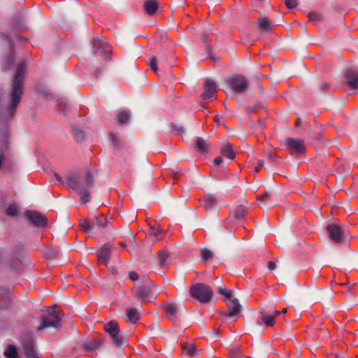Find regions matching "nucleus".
<instances>
[{
    "mask_svg": "<svg viewBox=\"0 0 358 358\" xmlns=\"http://www.w3.org/2000/svg\"><path fill=\"white\" fill-rule=\"evenodd\" d=\"M66 185L80 194L82 203H86L90 201V189L93 187L94 180L90 171L84 173L71 172L66 176Z\"/></svg>",
    "mask_w": 358,
    "mask_h": 358,
    "instance_id": "nucleus-1",
    "label": "nucleus"
},
{
    "mask_svg": "<svg viewBox=\"0 0 358 358\" xmlns=\"http://www.w3.org/2000/svg\"><path fill=\"white\" fill-rule=\"evenodd\" d=\"M62 315L55 310L53 306L48 308L47 314L41 317V324L37 327L38 331H41L45 328H57L60 325Z\"/></svg>",
    "mask_w": 358,
    "mask_h": 358,
    "instance_id": "nucleus-2",
    "label": "nucleus"
},
{
    "mask_svg": "<svg viewBox=\"0 0 358 358\" xmlns=\"http://www.w3.org/2000/svg\"><path fill=\"white\" fill-rule=\"evenodd\" d=\"M190 295L202 303H206L210 301L213 292L210 287L203 283L194 284L189 289Z\"/></svg>",
    "mask_w": 358,
    "mask_h": 358,
    "instance_id": "nucleus-3",
    "label": "nucleus"
},
{
    "mask_svg": "<svg viewBox=\"0 0 358 358\" xmlns=\"http://www.w3.org/2000/svg\"><path fill=\"white\" fill-rule=\"evenodd\" d=\"M105 331L110 336L113 345L116 347H121L125 343V338L120 334L118 324L115 320H111L104 324Z\"/></svg>",
    "mask_w": 358,
    "mask_h": 358,
    "instance_id": "nucleus-4",
    "label": "nucleus"
},
{
    "mask_svg": "<svg viewBox=\"0 0 358 358\" xmlns=\"http://www.w3.org/2000/svg\"><path fill=\"white\" fill-rule=\"evenodd\" d=\"M92 45L94 54L99 55L105 59L110 56L112 50L105 38L94 37Z\"/></svg>",
    "mask_w": 358,
    "mask_h": 358,
    "instance_id": "nucleus-5",
    "label": "nucleus"
},
{
    "mask_svg": "<svg viewBox=\"0 0 358 358\" xmlns=\"http://www.w3.org/2000/svg\"><path fill=\"white\" fill-rule=\"evenodd\" d=\"M227 83L231 88L238 94L244 93L249 87V82L242 75H234L227 79Z\"/></svg>",
    "mask_w": 358,
    "mask_h": 358,
    "instance_id": "nucleus-6",
    "label": "nucleus"
},
{
    "mask_svg": "<svg viewBox=\"0 0 358 358\" xmlns=\"http://www.w3.org/2000/svg\"><path fill=\"white\" fill-rule=\"evenodd\" d=\"M24 215L28 221L35 227H44L47 225V218L38 211L26 210Z\"/></svg>",
    "mask_w": 358,
    "mask_h": 358,
    "instance_id": "nucleus-7",
    "label": "nucleus"
},
{
    "mask_svg": "<svg viewBox=\"0 0 358 358\" xmlns=\"http://www.w3.org/2000/svg\"><path fill=\"white\" fill-rule=\"evenodd\" d=\"M330 239L336 243H340L343 241V228L337 224H330L327 227Z\"/></svg>",
    "mask_w": 358,
    "mask_h": 358,
    "instance_id": "nucleus-8",
    "label": "nucleus"
},
{
    "mask_svg": "<svg viewBox=\"0 0 358 358\" xmlns=\"http://www.w3.org/2000/svg\"><path fill=\"white\" fill-rule=\"evenodd\" d=\"M286 144L290 152L296 155H301L305 151L304 142L299 138H288Z\"/></svg>",
    "mask_w": 358,
    "mask_h": 358,
    "instance_id": "nucleus-9",
    "label": "nucleus"
},
{
    "mask_svg": "<svg viewBox=\"0 0 358 358\" xmlns=\"http://www.w3.org/2000/svg\"><path fill=\"white\" fill-rule=\"evenodd\" d=\"M22 345L27 358H38L36 351L33 338L31 336L22 338Z\"/></svg>",
    "mask_w": 358,
    "mask_h": 358,
    "instance_id": "nucleus-10",
    "label": "nucleus"
},
{
    "mask_svg": "<svg viewBox=\"0 0 358 358\" xmlns=\"http://www.w3.org/2000/svg\"><path fill=\"white\" fill-rule=\"evenodd\" d=\"M203 92L201 98L203 101H210L213 96L217 92V86L214 81L206 79L203 84Z\"/></svg>",
    "mask_w": 358,
    "mask_h": 358,
    "instance_id": "nucleus-11",
    "label": "nucleus"
},
{
    "mask_svg": "<svg viewBox=\"0 0 358 358\" xmlns=\"http://www.w3.org/2000/svg\"><path fill=\"white\" fill-rule=\"evenodd\" d=\"M227 304L229 310L227 311L222 312V315L227 317H234L240 314L241 306L237 299H231L227 301Z\"/></svg>",
    "mask_w": 358,
    "mask_h": 358,
    "instance_id": "nucleus-12",
    "label": "nucleus"
},
{
    "mask_svg": "<svg viewBox=\"0 0 358 358\" xmlns=\"http://www.w3.org/2000/svg\"><path fill=\"white\" fill-rule=\"evenodd\" d=\"M132 293L138 300L144 301L150 296L151 288L146 285H136L132 289Z\"/></svg>",
    "mask_w": 358,
    "mask_h": 358,
    "instance_id": "nucleus-13",
    "label": "nucleus"
},
{
    "mask_svg": "<svg viewBox=\"0 0 358 358\" xmlns=\"http://www.w3.org/2000/svg\"><path fill=\"white\" fill-rule=\"evenodd\" d=\"M345 85L352 90H358V71L348 69L345 73Z\"/></svg>",
    "mask_w": 358,
    "mask_h": 358,
    "instance_id": "nucleus-14",
    "label": "nucleus"
},
{
    "mask_svg": "<svg viewBox=\"0 0 358 358\" xmlns=\"http://www.w3.org/2000/svg\"><path fill=\"white\" fill-rule=\"evenodd\" d=\"M111 250L112 246L110 244L104 245L97 253L98 261L107 264L110 259Z\"/></svg>",
    "mask_w": 358,
    "mask_h": 358,
    "instance_id": "nucleus-15",
    "label": "nucleus"
},
{
    "mask_svg": "<svg viewBox=\"0 0 358 358\" xmlns=\"http://www.w3.org/2000/svg\"><path fill=\"white\" fill-rule=\"evenodd\" d=\"M11 303V293L8 289L0 287V309L8 308Z\"/></svg>",
    "mask_w": 358,
    "mask_h": 358,
    "instance_id": "nucleus-16",
    "label": "nucleus"
},
{
    "mask_svg": "<svg viewBox=\"0 0 358 358\" xmlns=\"http://www.w3.org/2000/svg\"><path fill=\"white\" fill-rule=\"evenodd\" d=\"M7 41V43L10 50V54L6 59V64L3 67L4 70L8 69L13 64L14 62V50H13V43L10 38V37L7 35H3Z\"/></svg>",
    "mask_w": 358,
    "mask_h": 358,
    "instance_id": "nucleus-17",
    "label": "nucleus"
},
{
    "mask_svg": "<svg viewBox=\"0 0 358 358\" xmlns=\"http://www.w3.org/2000/svg\"><path fill=\"white\" fill-rule=\"evenodd\" d=\"M274 320L275 316L272 314H268L266 312H261L257 320V323L259 325H262V323H264L266 327H271L273 326Z\"/></svg>",
    "mask_w": 358,
    "mask_h": 358,
    "instance_id": "nucleus-18",
    "label": "nucleus"
},
{
    "mask_svg": "<svg viewBox=\"0 0 358 358\" xmlns=\"http://www.w3.org/2000/svg\"><path fill=\"white\" fill-rule=\"evenodd\" d=\"M158 9V3L156 0H145L143 3L144 11L150 16L155 15Z\"/></svg>",
    "mask_w": 358,
    "mask_h": 358,
    "instance_id": "nucleus-19",
    "label": "nucleus"
},
{
    "mask_svg": "<svg viewBox=\"0 0 358 358\" xmlns=\"http://www.w3.org/2000/svg\"><path fill=\"white\" fill-rule=\"evenodd\" d=\"M257 25L262 32H269L272 28V23L265 16L260 17L258 19Z\"/></svg>",
    "mask_w": 358,
    "mask_h": 358,
    "instance_id": "nucleus-20",
    "label": "nucleus"
},
{
    "mask_svg": "<svg viewBox=\"0 0 358 358\" xmlns=\"http://www.w3.org/2000/svg\"><path fill=\"white\" fill-rule=\"evenodd\" d=\"M201 205L203 206L206 210H210L217 203L215 196L210 194H207L204 196L203 199L201 201Z\"/></svg>",
    "mask_w": 358,
    "mask_h": 358,
    "instance_id": "nucleus-21",
    "label": "nucleus"
},
{
    "mask_svg": "<svg viewBox=\"0 0 358 358\" xmlns=\"http://www.w3.org/2000/svg\"><path fill=\"white\" fill-rule=\"evenodd\" d=\"M93 228L103 229L107 226L108 219L103 215L95 216L92 220Z\"/></svg>",
    "mask_w": 358,
    "mask_h": 358,
    "instance_id": "nucleus-22",
    "label": "nucleus"
},
{
    "mask_svg": "<svg viewBox=\"0 0 358 358\" xmlns=\"http://www.w3.org/2000/svg\"><path fill=\"white\" fill-rule=\"evenodd\" d=\"M157 263L161 267H166L169 264V254L164 250H160L157 253Z\"/></svg>",
    "mask_w": 358,
    "mask_h": 358,
    "instance_id": "nucleus-23",
    "label": "nucleus"
},
{
    "mask_svg": "<svg viewBox=\"0 0 358 358\" xmlns=\"http://www.w3.org/2000/svg\"><path fill=\"white\" fill-rule=\"evenodd\" d=\"M195 147L198 152L205 153L208 148V142L201 137H197L195 140Z\"/></svg>",
    "mask_w": 358,
    "mask_h": 358,
    "instance_id": "nucleus-24",
    "label": "nucleus"
},
{
    "mask_svg": "<svg viewBox=\"0 0 358 358\" xmlns=\"http://www.w3.org/2000/svg\"><path fill=\"white\" fill-rule=\"evenodd\" d=\"M127 320L136 324L138 322L140 316L139 313L136 308H129L127 310Z\"/></svg>",
    "mask_w": 358,
    "mask_h": 358,
    "instance_id": "nucleus-25",
    "label": "nucleus"
},
{
    "mask_svg": "<svg viewBox=\"0 0 358 358\" xmlns=\"http://www.w3.org/2000/svg\"><path fill=\"white\" fill-rule=\"evenodd\" d=\"M148 236L152 237L154 241H158L163 238L164 236V231L159 228H151L149 229Z\"/></svg>",
    "mask_w": 358,
    "mask_h": 358,
    "instance_id": "nucleus-26",
    "label": "nucleus"
},
{
    "mask_svg": "<svg viewBox=\"0 0 358 358\" xmlns=\"http://www.w3.org/2000/svg\"><path fill=\"white\" fill-rule=\"evenodd\" d=\"M309 21L314 23L315 24H318L319 23L323 22L324 16L319 12L317 11H311L308 15Z\"/></svg>",
    "mask_w": 358,
    "mask_h": 358,
    "instance_id": "nucleus-27",
    "label": "nucleus"
},
{
    "mask_svg": "<svg viewBox=\"0 0 358 358\" xmlns=\"http://www.w3.org/2000/svg\"><path fill=\"white\" fill-rule=\"evenodd\" d=\"M246 206L243 205L238 206L234 210V216L238 220H244L245 217Z\"/></svg>",
    "mask_w": 358,
    "mask_h": 358,
    "instance_id": "nucleus-28",
    "label": "nucleus"
},
{
    "mask_svg": "<svg viewBox=\"0 0 358 358\" xmlns=\"http://www.w3.org/2000/svg\"><path fill=\"white\" fill-rule=\"evenodd\" d=\"M102 343L103 341L101 340L86 341L83 343V348L85 350H94L98 349Z\"/></svg>",
    "mask_w": 358,
    "mask_h": 358,
    "instance_id": "nucleus-29",
    "label": "nucleus"
},
{
    "mask_svg": "<svg viewBox=\"0 0 358 358\" xmlns=\"http://www.w3.org/2000/svg\"><path fill=\"white\" fill-rule=\"evenodd\" d=\"M221 152L224 157H227L230 159H234L235 158L234 151L232 148L231 145L229 143L226 144L222 147V148L221 149Z\"/></svg>",
    "mask_w": 358,
    "mask_h": 358,
    "instance_id": "nucleus-30",
    "label": "nucleus"
},
{
    "mask_svg": "<svg viewBox=\"0 0 358 358\" xmlns=\"http://www.w3.org/2000/svg\"><path fill=\"white\" fill-rule=\"evenodd\" d=\"M164 308L166 312V316L169 319L172 320L177 312V308L175 304L168 303L164 306Z\"/></svg>",
    "mask_w": 358,
    "mask_h": 358,
    "instance_id": "nucleus-31",
    "label": "nucleus"
},
{
    "mask_svg": "<svg viewBox=\"0 0 358 358\" xmlns=\"http://www.w3.org/2000/svg\"><path fill=\"white\" fill-rule=\"evenodd\" d=\"M72 134L77 142L82 143L85 140V134L82 130L76 127H72Z\"/></svg>",
    "mask_w": 358,
    "mask_h": 358,
    "instance_id": "nucleus-32",
    "label": "nucleus"
},
{
    "mask_svg": "<svg viewBox=\"0 0 358 358\" xmlns=\"http://www.w3.org/2000/svg\"><path fill=\"white\" fill-rule=\"evenodd\" d=\"M117 121L120 124H124L127 123L129 118H130V114L129 112L123 110L120 112L117 115Z\"/></svg>",
    "mask_w": 358,
    "mask_h": 358,
    "instance_id": "nucleus-33",
    "label": "nucleus"
},
{
    "mask_svg": "<svg viewBox=\"0 0 358 358\" xmlns=\"http://www.w3.org/2000/svg\"><path fill=\"white\" fill-rule=\"evenodd\" d=\"M4 355L8 358H17V349L13 345H9L4 351Z\"/></svg>",
    "mask_w": 358,
    "mask_h": 358,
    "instance_id": "nucleus-34",
    "label": "nucleus"
},
{
    "mask_svg": "<svg viewBox=\"0 0 358 358\" xmlns=\"http://www.w3.org/2000/svg\"><path fill=\"white\" fill-rule=\"evenodd\" d=\"M217 292L224 296V300L227 301L232 299V291L231 289H227L222 287L217 288Z\"/></svg>",
    "mask_w": 358,
    "mask_h": 358,
    "instance_id": "nucleus-35",
    "label": "nucleus"
},
{
    "mask_svg": "<svg viewBox=\"0 0 358 358\" xmlns=\"http://www.w3.org/2000/svg\"><path fill=\"white\" fill-rule=\"evenodd\" d=\"M6 213L9 216H15L18 213V207L15 203H10L7 208Z\"/></svg>",
    "mask_w": 358,
    "mask_h": 358,
    "instance_id": "nucleus-36",
    "label": "nucleus"
},
{
    "mask_svg": "<svg viewBox=\"0 0 358 358\" xmlns=\"http://www.w3.org/2000/svg\"><path fill=\"white\" fill-rule=\"evenodd\" d=\"M228 358H244L241 354V348L239 347L231 349Z\"/></svg>",
    "mask_w": 358,
    "mask_h": 358,
    "instance_id": "nucleus-37",
    "label": "nucleus"
},
{
    "mask_svg": "<svg viewBox=\"0 0 358 358\" xmlns=\"http://www.w3.org/2000/svg\"><path fill=\"white\" fill-rule=\"evenodd\" d=\"M184 352H187L189 356H194L196 352V347L193 344H185L182 347Z\"/></svg>",
    "mask_w": 358,
    "mask_h": 358,
    "instance_id": "nucleus-38",
    "label": "nucleus"
},
{
    "mask_svg": "<svg viewBox=\"0 0 358 358\" xmlns=\"http://www.w3.org/2000/svg\"><path fill=\"white\" fill-rule=\"evenodd\" d=\"M201 255L202 259L204 262H206V261L210 259L213 257V252L210 250H208L206 248H204V249L201 250Z\"/></svg>",
    "mask_w": 358,
    "mask_h": 358,
    "instance_id": "nucleus-39",
    "label": "nucleus"
},
{
    "mask_svg": "<svg viewBox=\"0 0 358 358\" xmlns=\"http://www.w3.org/2000/svg\"><path fill=\"white\" fill-rule=\"evenodd\" d=\"M148 65L150 68V69H152L153 71H155V73L157 72L158 71V66H157V59L156 57H152L149 62H148Z\"/></svg>",
    "mask_w": 358,
    "mask_h": 358,
    "instance_id": "nucleus-40",
    "label": "nucleus"
},
{
    "mask_svg": "<svg viewBox=\"0 0 358 358\" xmlns=\"http://www.w3.org/2000/svg\"><path fill=\"white\" fill-rule=\"evenodd\" d=\"M80 226L85 231H90L93 229L92 222L90 223L87 220H82Z\"/></svg>",
    "mask_w": 358,
    "mask_h": 358,
    "instance_id": "nucleus-41",
    "label": "nucleus"
},
{
    "mask_svg": "<svg viewBox=\"0 0 358 358\" xmlns=\"http://www.w3.org/2000/svg\"><path fill=\"white\" fill-rule=\"evenodd\" d=\"M285 6L289 9L294 8L297 6V0H285Z\"/></svg>",
    "mask_w": 358,
    "mask_h": 358,
    "instance_id": "nucleus-42",
    "label": "nucleus"
},
{
    "mask_svg": "<svg viewBox=\"0 0 358 358\" xmlns=\"http://www.w3.org/2000/svg\"><path fill=\"white\" fill-rule=\"evenodd\" d=\"M171 127L178 134H182L185 132V129L182 126L177 125L176 124H171Z\"/></svg>",
    "mask_w": 358,
    "mask_h": 358,
    "instance_id": "nucleus-43",
    "label": "nucleus"
},
{
    "mask_svg": "<svg viewBox=\"0 0 358 358\" xmlns=\"http://www.w3.org/2000/svg\"><path fill=\"white\" fill-rule=\"evenodd\" d=\"M109 136H110V140L113 142V145L115 147H118L119 143H118V138H117V136L112 132L110 133Z\"/></svg>",
    "mask_w": 358,
    "mask_h": 358,
    "instance_id": "nucleus-44",
    "label": "nucleus"
},
{
    "mask_svg": "<svg viewBox=\"0 0 358 358\" xmlns=\"http://www.w3.org/2000/svg\"><path fill=\"white\" fill-rule=\"evenodd\" d=\"M320 90L322 92H328L330 90V85L326 83H322L320 85Z\"/></svg>",
    "mask_w": 358,
    "mask_h": 358,
    "instance_id": "nucleus-45",
    "label": "nucleus"
},
{
    "mask_svg": "<svg viewBox=\"0 0 358 358\" xmlns=\"http://www.w3.org/2000/svg\"><path fill=\"white\" fill-rule=\"evenodd\" d=\"M129 277L132 281H136L138 279V275L134 271L129 272Z\"/></svg>",
    "mask_w": 358,
    "mask_h": 358,
    "instance_id": "nucleus-46",
    "label": "nucleus"
},
{
    "mask_svg": "<svg viewBox=\"0 0 358 358\" xmlns=\"http://www.w3.org/2000/svg\"><path fill=\"white\" fill-rule=\"evenodd\" d=\"M270 194L268 192H265L262 196H258V199L262 201H265L269 197Z\"/></svg>",
    "mask_w": 358,
    "mask_h": 358,
    "instance_id": "nucleus-47",
    "label": "nucleus"
},
{
    "mask_svg": "<svg viewBox=\"0 0 358 358\" xmlns=\"http://www.w3.org/2000/svg\"><path fill=\"white\" fill-rule=\"evenodd\" d=\"M275 268H276V264H275V262H272V261H271V262H269L268 263V268L271 271H272L275 270Z\"/></svg>",
    "mask_w": 358,
    "mask_h": 358,
    "instance_id": "nucleus-48",
    "label": "nucleus"
},
{
    "mask_svg": "<svg viewBox=\"0 0 358 358\" xmlns=\"http://www.w3.org/2000/svg\"><path fill=\"white\" fill-rule=\"evenodd\" d=\"M54 175H55V178L57 179V180L59 182V183L60 185H65V183H64V182L63 181V180H62V177H61L58 173H54Z\"/></svg>",
    "mask_w": 358,
    "mask_h": 358,
    "instance_id": "nucleus-49",
    "label": "nucleus"
},
{
    "mask_svg": "<svg viewBox=\"0 0 358 358\" xmlns=\"http://www.w3.org/2000/svg\"><path fill=\"white\" fill-rule=\"evenodd\" d=\"M222 162H223V159L221 157H217L214 159V164L216 166L220 165Z\"/></svg>",
    "mask_w": 358,
    "mask_h": 358,
    "instance_id": "nucleus-50",
    "label": "nucleus"
},
{
    "mask_svg": "<svg viewBox=\"0 0 358 358\" xmlns=\"http://www.w3.org/2000/svg\"><path fill=\"white\" fill-rule=\"evenodd\" d=\"M264 164V162L262 159L258 161V166L262 167Z\"/></svg>",
    "mask_w": 358,
    "mask_h": 358,
    "instance_id": "nucleus-51",
    "label": "nucleus"
},
{
    "mask_svg": "<svg viewBox=\"0 0 358 358\" xmlns=\"http://www.w3.org/2000/svg\"><path fill=\"white\" fill-rule=\"evenodd\" d=\"M281 315V312L280 311H278V310H275L274 311V314L273 315L275 316V318L278 316V315Z\"/></svg>",
    "mask_w": 358,
    "mask_h": 358,
    "instance_id": "nucleus-52",
    "label": "nucleus"
},
{
    "mask_svg": "<svg viewBox=\"0 0 358 358\" xmlns=\"http://www.w3.org/2000/svg\"><path fill=\"white\" fill-rule=\"evenodd\" d=\"M268 158L270 159V160L271 162L274 161V159H275V157L272 154L268 155Z\"/></svg>",
    "mask_w": 358,
    "mask_h": 358,
    "instance_id": "nucleus-53",
    "label": "nucleus"
},
{
    "mask_svg": "<svg viewBox=\"0 0 358 358\" xmlns=\"http://www.w3.org/2000/svg\"><path fill=\"white\" fill-rule=\"evenodd\" d=\"M202 38H203V42H206L207 38H208V35L207 34H203Z\"/></svg>",
    "mask_w": 358,
    "mask_h": 358,
    "instance_id": "nucleus-54",
    "label": "nucleus"
},
{
    "mask_svg": "<svg viewBox=\"0 0 358 358\" xmlns=\"http://www.w3.org/2000/svg\"><path fill=\"white\" fill-rule=\"evenodd\" d=\"M301 122L300 119L296 120V126L299 127L300 125Z\"/></svg>",
    "mask_w": 358,
    "mask_h": 358,
    "instance_id": "nucleus-55",
    "label": "nucleus"
},
{
    "mask_svg": "<svg viewBox=\"0 0 358 358\" xmlns=\"http://www.w3.org/2000/svg\"><path fill=\"white\" fill-rule=\"evenodd\" d=\"M260 168H261L260 166H256V167L255 168V171L256 173H258V172L259 171V169H260Z\"/></svg>",
    "mask_w": 358,
    "mask_h": 358,
    "instance_id": "nucleus-56",
    "label": "nucleus"
},
{
    "mask_svg": "<svg viewBox=\"0 0 358 358\" xmlns=\"http://www.w3.org/2000/svg\"><path fill=\"white\" fill-rule=\"evenodd\" d=\"M96 71H97V73H100L101 70L98 69ZM94 73L95 77L97 78L99 77L98 73Z\"/></svg>",
    "mask_w": 358,
    "mask_h": 358,
    "instance_id": "nucleus-57",
    "label": "nucleus"
},
{
    "mask_svg": "<svg viewBox=\"0 0 358 358\" xmlns=\"http://www.w3.org/2000/svg\"><path fill=\"white\" fill-rule=\"evenodd\" d=\"M280 312H281V315H282H282L285 314V313H287V308H284V309H283L282 311H280Z\"/></svg>",
    "mask_w": 358,
    "mask_h": 358,
    "instance_id": "nucleus-58",
    "label": "nucleus"
},
{
    "mask_svg": "<svg viewBox=\"0 0 358 358\" xmlns=\"http://www.w3.org/2000/svg\"><path fill=\"white\" fill-rule=\"evenodd\" d=\"M214 333H215V334H217L219 333V330H218V329H215V330L214 331Z\"/></svg>",
    "mask_w": 358,
    "mask_h": 358,
    "instance_id": "nucleus-59",
    "label": "nucleus"
},
{
    "mask_svg": "<svg viewBox=\"0 0 358 358\" xmlns=\"http://www.w3.org/2000/svg\"><path fill=\"white\" fill-rule=\"evenodd\" d=\"M215 121L218 122V117H215Z\"/></svg>",
    "mask_w": 358,
    "mask_h": 358,
    "instance_id": "nucleus-60",
    "label": "nucleus"
},
{
    "mask_svg": "<svg viewBox=\"0 0 358 358\" xmlns=\"http://www.w3.org/2000/svg\"><path fill=\"white\" fill-rule=\"evenodd\" d=\"M120 245H121V246H122V247H123V246H124V243H120Z\"/></svg>",
    "mask_w": 358,
    "mask_h": 358,
    "instance_id": "nucleus-61",
    "label": "nucleus"
}]
</instances>
